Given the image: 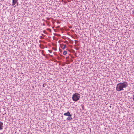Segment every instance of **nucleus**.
I'll return each mask as SVG.
<instances>
[{
	"instance_id": "9",
	"label": "nucleus",
	"mask_w": 134,
	"mask_h": 134,
	"mask_svg": "<svg viewBox=\"0 0 134 134\" xmlns=\"http://www.w3.org/2000/svg\"><path fill=\"white\" fill-rule=\"evenodd\" d=\"M133 100L134 101V94L133 95Z\"/></svg>"
},
{
	"instance_id": "1",
	"label": "nucleus",
	"mask_w": 134,
	"mask_h": 134,
	"mask_svg": "<svg viewBox=\"0 0 134 134\" xmlns=\"http://www.w3.org/2000/svg\"><path fill=\"white\" fill-rule=\"evenodd\" d=\"M128 86L127 83L126 81L121 82L117 84L116 90L118 91H123V88H126Z\"/></svg>"
},
{
	"instance_id": "2",
	"label": "nucleus",
	"mask_w": 134,
	"mask_h": 134,
	"mask_svg": "<svg viewBox=\"0 0 134 134\" xmlns=\"http://www.w3.org/2000/svg\"><path fill=\"white\" fill-rule=\"evenodd\" d=\"M79 94L78 93H75L73 95L72 99L73 101H76L79 99Z\"/></svg>"
},
{
	"instance_id": "5",
	"label": "nucleus",
	"mask_w": 134,
	"mask_h": 134,
	"mask_svg": "<svg viewBox=\"0 0 134 134\" xmlns=\"http://www.w3.org/2000/svg\"><path fill=\"white\" fill-rule=\"evenodd\" d=\"M64 115L65 116H72L70 114V113L69 112L64 113Z\"/></svg>"
},
{
	"instance_id": "3",
	"label": "nucleus",
	"mask_w": 134,
	"mask_h": 134,
	"mask_svg": "<svg viewBox=\"0 0 134 134\" xmlns=\"http://www.w3.org/2000/svg\"><path fill=\"white\" fill-rule=\"evenodd\" d=\"M18 0H13L12 5L13 6L15 7L18 5Z\"/></svg>"
},
{
	"instance_id": "8",
	"label": "nucleus",
	"mask_w": 134,
	"mask_h": 134,
	"mask_svg": "<svg viewBox=\"0 0 134 134\" xmlns=\"http://www.w3.org/2000/svg\"><path fill=\"white\" fill-rule=\"evenodd\" d=\"M67 54V52L66 51H64L63 52V55H65Z\"/></svg>"
},
{
	"instance_id": "6",
	"label": "nucleus",
	"mask_w": 134,
	"mask_h": 134,
	"mask_svg": "<svg viewBox=\"0 0 134 134\" xmlns=\"http://www.w3.org/2000/svg\"><path fill=\"white\" fill-rule=\"evenodd\" d=\"M3 122L0 121V130H2L3 129Z\"/></svg>"
},
{
	"instance_id": "10",
	"label": "nucleus",
	"mask_w": 134,
	"mask_h": 134,
	"mask_svg": "<svg viewBox=\"0 0 134 134\" xmlns=\"http://www.w3.org/2000/svg\"><path fill=\"white\" fill-rule=\"evenodd\" d=\"M132 12L134 14V11H132Z\"/></svg>"
},
{
	"instance_id": "4",
	"label": "nucleus",
	"mask_w": 134,
	"mask_h": 134,
	"mask_svg": "<svg viewBox=\"0 0 134 134\" xmlns=\"http://www.w3.org/2000/svg\"><path fill=\"white\" fill-rule=\"evenodd\" d=\"M60 47L63 49H64L66 47V44H61L60 45Z\"/></svg>"
},
{
	"instance_id": "11",
	"label": "nucleus",
	"mask_w": 134,
	"mask_h": 134,
	"mask_svg": "<svg viewBox=\"0 0 134 134\" xmlns=\"http://www.w3.org/2000/svg\"><path fill=\"white\" fill-rule=\"evenodd\" d=\"M49 52L50 53H51V51H50V50H49Z\"/></svg>"
},
{
	"instance_id": "7",
	"label": "nucleus",
	"mask_w": 134,
	"mask_h": 134,
	"mask_svg": "<svg viewBox=\"0 0 134 134\" xmlns=\"http://www.w3.org/2000/svg\"><path fill=\"white\" fill-rule=\"evenodd\" d=\"M71 116L68 117L66 119L67 120H70L72 119V118L71 117Z\"/></svg>"
}]
</instances>
